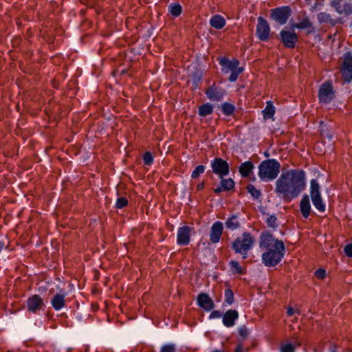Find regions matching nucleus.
Returning <instances> with one entry per match:
<instances>
[{"mask_svg":"<svg viewBox=\"0 0 352 352\" xmlns=\"http://www.w3.org/2000/svg\"><path fill=\"white\" fill-rule=\"evenodd\" d=\"M306 188V174L302 169L283 170L275 183L274 192L285 201L297 198Z\"/></svg>","mask_w":352,"mask_h":352,"instance_id":"nucleus-1","label":"nucleus"},{"mask_svg":"<svg viewBox=\"0 0 352 352\" xmlns=\"http://www.w3.org/2000/svg\"><path fill=\"white\" fill-rule=\"evenodd\" d=\"M259 248L263 251L262 263L270 267L278 265L286 252L283 241L275 238L269 231H264L261 234Z\"/></svg>","mask_w":352,"mask_h":352,"instance_id":"nucleus-2","label":"nucleus"},{"mask_svg":"<svg viewBox=\"0 0 352 352\" xmlns=\"http://www.w3.org/2000/svg\"><path fill=\"white\" fill-rule=\"evenodd\" d=\"M280 169V164L276 160H265L258 166V175L261 181H272L278 175Z\"/></svg>","mask_w":352,"mask_h":352,"instance_id":"nucleus-3","label":"nucleus"},{"mask_svg":"<svg viewBox=\"0 0 352 352\" xmlns=\"http://www.w3.org/2000/svg\"><path fill=\"white\" fill-rule=\"evenodd\" d=\"M219 65L221 66V72L224 74L230 73L228 80L234 82L237 80L239 76L243 73L244 68L239 66V60L236 58L230 60L224 56L217 58Z\"/></svg>","mask_w":352,"mask_h":352,"instance_id":"nucleus-4","label":"nucleus"},{"mask_svg":"<svg viewBox=\"0 0 352 352\" xmlns=\"http://www.w3.org/2000/svg\"><path fill=\"white\" fill-rule=\"evenodd\" d=\"M255 238L250 232H244L241 236L237 237L232 243V248L236 254H240L243 259L248 258V253L252 249Z\"/></svg>","mask_w":352,"mask_h":352,"instance_id":"nucleus-5","label":"nucleus"},{"mask_svg":"<svg viewBox=\"0 0 352 352\" xmlns=\"http://www.w3.org/2000/svg\"><path fill=\"white\" fill-rule=\"evenodd\" d=\"M335 97L336 91L331 80L325 81L319 87L318 98L320 104H329Z\"/></svg>","mask_w":352,"mask_h":352,"instance_id":"nucleus-6","label":"nucleus"},{"mask_svg":"<svg viewBox=\"0 0 352 352\" xmlns=\"http://www.w3.org/2000/svg\"><path fill=\"white\" fill-rule=\"evenodd\" d=\"M295 28L292 23L291 28H285L280 32V41L287 48H294L298 41V35L294 31Z\"/></svg>","mask_w":352,"mask_h":352,"instance_id":"nucleus-7","label":"nucleus"},{"mask_svg":"<svg viewBox=\"0 0 352 352\" xmlns=\"http://www.w3.org/2000/svg\"><path fill=\"white\" fill-rule=\"evenodd\" d=\"M310 195L315 208L320 212L325 211V204L323 203L318 182L313 179L310 182Z\"/></svg>","mask_w":352,"mask_h":352,"instance_id":"nucleus-8","label":"nucleus"},{"mask_svg":"<svg viewBox=\"0 0 352 352\" xmlns=\"http://www.w3.org/2000/svg\"><path fill=\"white\" fill-rule=\"evenodd\" d=\"M213 173L220 179L224 178L230 173V166L227 161L221 157H215L210 163Z\"/></svg>","mask_w":352,"mask_h":352,"instance_id":"nucleus-9","label":"nucleus"},{"mask_svg":"<svg viewBox=\"0 0 352 352\" xmlns=\"http://www.w3.org/2000/svg\"><path fill=\"white\" fill-rule=\"evenodd\" d=\"M192 232H195L194 227L188 226L179 227L177 233V243L182 246L189 245Z\"/></svg>","mask_w":352,"mask_h":352,"instance_id":"nucleus-10","label":"nucleus"},{"mask_svg":"<svg viewBox=\"0 0 352 352\" xmlns=\"http://www.w3.org/2000/svg\"><path fill=\"white\" fill-rule=\"evenodd\" d=\"M26 307L30 313L37 314L45 308L43 299L38 294L32 295L26 300Z\"/></svg>","mask_w":352,"mask_h":352,"instance_id":"nucleus-11","label":"nucleus"},{"mask_svg":"<svg viewBox=\"0 0 352 352\" xmlns=\"http://www.w3.org/2000/svg\"><path fill=\"white\" fill-rule=\"evenodd\" d=\"M340 72L345 82L349 83L352 81V55L351 53L348 52L344 54Z\"/></svg>","mask_w":352,"mask_h":352,"instance_id":"nucleus-12","label":"nucleus"},{"mask_svg":"<svg viewBox=\"0 0 352 352\" xmlns=\"http://www.w3.org/2000/svg\"><path fill=\"white\" fill-rule=\"evenodd\" d=\"M205 94L210 101L219 102L223 99L226 91L223 87L213 83L206 90Z\"/></svg>","mask_w":352,"mask_h":352,"instance_id":"nucleus-13","label":"nucleus"},{"mask_svg":"<svg viewBox=\"0 0 352 352\" xmlns=\"http://www.w3.org/2000/svg\"><path fill=\"white\" fill-rule=\"evenodd\" d=\"M291 9L288 6H282L271 10V19L278 22H285L291 15Z\"/></svg>","mask_w":352,"mask_h":352,"instance_id":"nucleus-14","label":"nucleus"},{"mask_svg":"<svg viewBox=\"0 0 352 352\" xmlns=\"http://www.w3.org/2000/svg\"><path fill=\"white\" fill-rule=\"evenodd\" d=\"M223 231V225L221 221H217L211 226L209 237L212 243L215 244L220 241Z\"/></svg>","mask_w":352,"mask_h":352,"instance_id":"nucleus-15","label":"nucleus"},{"mask_svg":"<svg viewBox=\"0 0 352 352\" xmlns=\"http://www.w3.org/2000/svg\"><path fill=\"white\" fill-rule=\"evenodd\" d=\"M197 302L199 307L205 311H211L214 307V303L206 293H200L197 296Z\"/></svg>","mask_w":352,"mask_h":352,"instance_id":"nucleus-16","label":"nucleus"},{"mask_svg":"<svg viewBox=\"0 0 352 352\" xmlns=\"http://www.w3.org/2000/svg\"><path fill=\"white\" fill-rule=\"evenodd\" d=\"M332 6L340 14H349L352 12V5L349 0H334Z\"/></svg>","mask_w":352,"mask_h":352,"instance_id":"nucleus-17","label":"nucleus"},{"mask_svg":"<svg viewBox=\"0 0 352 352\" xmlns=\"http://www.w3.org/2000/svg\"><path fill=\"white\" fill-rule=\"evenodd\" d=\"M67 294L64 290H60V292L56 294L51 299L52 307L56 311H59L63 309L65 305V296Z\"/></svg>","mask_w":352,"mask_h":352,"instance_id":"nucleus-18","label":"nucleus"},{"mask_svg":"<svg viewBox=\"0 0 352 352\" xmlns=\"http://www.w3.org/2000/svg\"><path fill=\"white\" fill-rule=\"evenodd\" d=\"M239 318V313L235 309H229L222 316V322L226 327H231L235 324L236 320Z\"/></svg>","mask_w":352,"mask_h":352,"instance_id":"nucleus-19","label":"nucleus"},{"mask_svg":"<svg viewBox=\"0 0 352 352\" xmlns=\"http://www.w3.org/2000/svg\"><path fill=\"white\" fill-rule=\"evenodd\" d=\"M256 35L261 41H267L270 39V28L269 23H258Z\"/></svg>","mask_w":352,"mask_h":352,"instance_id":"nucleus-20","label":"nucleus"},{"mask_svg":"<svg viewBox=\"0 0 352 352\" xmlns=\"http://www.w3.org/2000/svg\"><path fill=\"white\" fill-rule=\"evenodd\" d=\"M234 182L231 179H221L220 185L214 188V192L216 194H219L223 191L231 190L234 188Z\"/></svg>","mask_w":352,"mask_h":352,"instance_id":"nucleus-21","label":"nucleus"},{"mask_svg":"<svg viewBox=\"0 0 352 352\" xmlns=\"http://www.w3.org/2000/svg\"><path fill=\"white\" fill-rule=\"evenodd\" d=\"M300 210L305 219H307L311 212V205L309 198L307 195H304L300 202Z\"/></svg>","mask_w":352,"mask_h":352,"instance_id":"nucleus-22","label":"nucleus"},{"mask_svg":"<svg viewBox=\"0 0 352 352\" xmlns=\"http://www.w3.org/2000/svg\"><path fill=\"white\" fill-rule=\"evenodd\" d=\"M226 228L230 230H235L240 227V222L239 217L236 214H232L229 217L225 222Z\"/></svg>","mask_w":352,"mask_h":352,"instance_id":"nucleus-23","label":"nucleus"},{"mask_svg":"<svg viewBox=\"0 0 352 352\" xmlns=\"http://www.w3.org/2000/svg\"><path fill=\"white\" fill-rule=\"evenodd\" d=\"M263 116L265 120L273 119L275 114V107L272 101L266 102V107L262 111Z\"/></svg>","mask_w":352,"mask_h":352,"instance_id":"nucleus-24","label":"nucleus"},{"mask_svg":"<svg viewBox=\"0 0 352 352\" xmlns=\"http://www.w3.org/2000/svg\"><path fill=\"white\" fill-rule=\"evenodd\" d=\"M254 168L252 162L247 161L241 164L239 171L242 177H246L250 175Z\"/></svg>","mask_w":352,"mask_h":352,"instance_id":"nucleus-25","label":"nucleus"},{"mask_svg":"<svg viewBox=\"0 0 352 352\" xmlns=\"http://www.w3.org/2000/svg\"><path fill=\"white\" fill-rule=\"evenodd\" d=\"M229 266L230 270L234 274H245L246 273L245 269L243 268L239 263L238 261L231 260L229 261Z\"/></svg>","mask_w":352,"mask_h":352,"instance_id":"nucleus-26","label":"nucleus"},{"mask_svg":"<svg viewBox=\"0 0 352 352\" xmlns=\"http://www.w3.org/2000/svg\"><path fill=\"white\" fill-rule=\"evenodd\" d=\"M221 109L223 115L230 116L234 114L236 108L234 104L226 102L221 104Z\"/></svg>","mask_w":352,"mask_h":352,"instance_id":"nucleus-27","label":"nucleus"},{"mask_svg":"<svg viewBox=\"0 0 352 352\" xmlns=\"http://www.w3.org/2000/svg\"><path fill=\"white\" fill-rule=\"evenodd\" d=\"M213 108L210 103H206L199 107V114L202 117H206L212 113Z\"/></svg>","mask_w":352,"mask_h":352,"instance_id":"nucleus-28","label":"nucleus"},{"mask_svg":"<svg viewBox=\"0 0 352 352\" xmlns=\"http://www.w3.org/2000/svg\"><path fill=\"white\" fill-rule=\"evenodd\" d=\"M293 25L296 28L305 30L307 34L315 32L313 23H293Z\"/></svg>","mask_w":352,"mask_h":352,"instance_id":"nucleus-29","label":"nucleus"},{"mask_svg":"<svg viewBox=\"0 0 352 352\" xmlns=\"http://www.w3.org/2000/svg\"><path fill=\"white\" fill-rule=\"evenodd\" d=\"M246 189L254 199H257L261 196V190L256 189L252 184H248L246 186Z\"/></svg>","mask_w":352,"mask_h":352,"instance_id":"nucleus-30","label":"nucleus"},{"mask_svg":"<svg viewBox=\"0 0 352 352\" xmlns=\"http://www.w3.org/2000/svg\"><path fill=\"white\" fill-rule=\"evenodd\" d=\"M279 350L280 352H295V346L290 342L282 343Z\"/></svg>","mask_w":352,"mask_h":352,"instance_id":"nucleus-31","label":"nucleus"},{"mask_svg":"<svg viewBox=\"0 0 352 352\" xmlns=\"http://www.w3.org/2000/svg\"><path fill=\"white\" fill-rule=\"evenodd\" d=\"M206 167L204 165L197 166L192 172L191 177L192 179L198 178L200 175L203 174L205 171Z\"/></svg>","mask_w":352,"mask_h":352,"instance_id":"nucleus-32","label":"nucleus"},{"mask_svg":"<svg viewBox=\"0 0 352 352\" xmlns=\"http://www.w3.org/2000/svg\"><path fill=\"white\" fill-rule=\"evenodd\" d=\"M225 302L230 305L234 302V294L230 289L225 290Z\"/></svg>","mask_w":352,"mask_h":352,"instance_id":"nucleus-33","label":"nucleus"},{"mask_svg":"<svg viewBox=\"0 0 352 352\" xmlns=\"http://www.w3.org/2000/svg\"><path fill=\"white\" fill-rule=\"evenodd\" d=\"M160 352H177L175 344L173 343L166 344L162 346Z\"/></svg>","mask_w":352,"mask_h":352,"instance_id":"nucleus-34","label":"nucleus"},{"mask_svg":"<svg viewBox=\"0 0 352 352\" xmlns=\"http://www.w3.org/2000/svg\"><path fill=\"white\" fill-rule=\"evenodd\" d=\"M169 11L173 16H179L182 12V7L178 4L170 5L169 7Z\"/></svg>","mask_w":352,"mask_h":352,"instance_id":"nucleus-35","label":"nucleus"},{"mask_svg":"<svg viewBox=\"0 0 352 352\" xmlns=\"http://www.w3.org/2000/svg\"><path fill=\"white\" fill-rule=\"evenodd\" d=\"M143 161L145 165L151 166L153 163V156L151 152H146L143 155Z\"/></svg>","mask_w":352,"mask_h":352,"instance_id":"nucleus-36","label":"nucleus"},{"mask_svg":"<svg viewBox=\"0 0 352 352\" xmlns=\"http://www.w3.org/2000/svg\"><path fill=\"white\" fill-rule=\"evenodd\" d=\"M128 200L124 197H118L117 199L116 206L117 208L121 209L128 205Z\"/></svg>","mask_w":352,"mask_h":352,"instance_id":"nucleus-37","label":"nucleus"},{"mask_svg":"<svg viewBox=\"0 0 352 352\" xmlns=\"http://www.w3.org/2000/svg\"><path fill=\"white\" fill-rule=\"evenodd\" d=\"M239 334L241 338L245 339L249 336L250 332L247 327L243 325L239 328Z\"/></svg>","mask_w":352,"mask_h":352,"instance_id":"nucleus-38","label":"nucleus"},{"mask_svg":"<svg viewBox=\"0 0 352 352\" xmlns=\"http://www.w3.org/2000/svg\"><path fill=\"white\" fill-rule=\"evenodd\" d=\"M314 275L318 279H323L326 276V271L322 268H319L315 271Z\"/></svg>","mask_w":352,"mask_h":352,"instance_id":"nucleus-39","label":"nucleus"},{"mask_svg":"<svg viewBox=\"0 0 352 352\" xmlns=\"http://www.w3.org/2000/svg\"><path fill=\"white\" fill-rule=\"evenodd\" d=\"M267 224L269 227L275 228L277 226L276 218L274 216H270L267 219Z\"/></svg>","mask_w":352,"mask_h":352,"instance_id":"nucleus-40","label":"nucleus"},{"mask_svg":"<svg viewBox=\"0 0 352 352\" xmlns=\"http://www.w3.org/2000/svg\"><path fill=\"white\" fill-rule=\"evenodd\" d=\"M344 252L346 256L352 257V243H349L344 246Z\"/></svg>","mask_w":352,"mask_h":352,"instance_id":"nucleus-41","label":"nucleus"},{"mask_svg":"<svg viewBox=\"0 0 352 352\" xmlns=\"http://www.w3.org/2000/svg\"><path fill=\"white\" fill-rule=\"evenodd\" d=\"M222 316L221 312L219 310H214L212 311L210 316L209 319H215V318H219Z\"/></svg>","mask_w":352,"mask_h":352,"instance_id":"nucleus-42","label":"nucleus"},{"mask_svg":"<svg viewBox=\"0 0 352 352\" xmlns=\"http://www.w3.org/2000/svg\"><path fill=\"white\" fill-rule=\"evenodd\" d=\"M226 21V19L220 16V15H215L214 16H212L210 19V22H214V23H217V22H225Z\"/></svg>","mask_w":352,"mask_h":352,"instance_id":"nucleus-43","label":"nucleus"},{"mask_svg":"<svg viewBox=\"0 0 352 352\" xmlns=\"http://www.w3.org/2000/svg\"><path fill=\"white\" fill-rule=\"evenodd\" d=\"M320 22H327L329 20V16L325 13H320L318 15Z\"/></svg>","mask_w":352,"mask_h":352,"instance_id":"nucleus-44","label":"nucleus"},{"mask_svg":"<svg viewBox=\"0 0 352 352\" xmlns=\"http://www.w3.org/2000/svg\"><path fill=\"white\" fill-rule=\"evenodd\" d=\"M295 313H298L299 314V311L297 310V311H295L292 307H289L287 309V314L288 316H293Z\"/></svg>","mask_w":352,"mask_h":352,"instance_id":"nucleus-45","label":"nucleus"},{"mask_svg":"<svg viewBox=\"0 0 352 352\" xmlns=\"http://www.w3.org/2000/svg\"><path fill=\"white\" fill-rule=\"evenodd\" d=\"M225 25L226 23H210V25L217 30L222 29Z\"/></svg>","mask_w":352,"mask_h":352,"instance_id":"nucleus-46","label":"nucleus"},{"mask_svg":"<svg viewBox=\"0 0 352 352\" xmlns=\"http://www.w3.org/2000/svg\"><path fill=\"white\" fill-rule=\"evenodd\" d=\"M204 188V183L201 182L197 186V190H201Z\"/></svg>","mask_w":352,"mask_h":352,"instance_id":"nucleus-47","label":"nucleus"},{"mask_svg":"<svg viewBox=\"0 0 352 352\" xmlns=\"http://www.w3.org/2000/svg\"><path fill=\"white\" fill-rule=\"evenodd\" d=\"M331 352H337L336 351V346L335 345L333 346L332 349H331Z\"/></svg>","mask_w":352,"mask_h":352,"instance_id":"nucleus-48","label":"nucleus"},{"mask_svg":"<svg viewBox=\"0 0 352 352\" xmlns=\"http://www.w3.org/2000/svg\"><path fill=\"white\" fill-rule=\"evenodd\" d=\"M236 352H241V346H237V348L236 349Z\"/></svg>","mask_w":352,"mask_h":352,"instance_id":"nucleus-49","label":"nucleus"},{"mask_svg":"<svg viewBox=\"0 0 352 352\" xmlns=\"http://www.w3.org/2000/svg\"><path fill=\"white\" fill-rule=\"evenodd\" d=\"M258 22H265V21L262 17L260 16L258 18Z\"/></svg>","mask_w":352,"mask_h":352,"instance_id":"nucleus-50","label":"nucleus"},{"mask_svg":"<svg viewBox=\"0 0 352 352\" xmlns=\"http://www.w3.org/2000/svg\"><path fill=\"white\" fill-rule=\"evenodd\" d=\"M300 345H301L300 342H296V346H300Z\"/></svg>","mask_w":352,"mask_h":352,"instance_id":"nucleus-51","label":"nucleus"},{"mask_svg":"<svg viewBox=\"0 0 352 352\" xmlns=\"http://www.w3.org/2000/svg\"><path fill=\"white\" fill-rule=\"evenodd\" d=\"M212 352H221V351H218V350H214V351H212Z\"/></svg>","mask_w":352,"mask_h":352,"instance_id":"nucleus-52","label":"nucleus"}]
</instances>
